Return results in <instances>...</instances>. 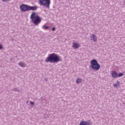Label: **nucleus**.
<instances>
[{
  "instance_id": "obj_1",
  "label": "nucleus",
  "mask_w": 125,
  "mask_h": 125,
  "mask_svg": "<svg viewBox=\"0 0 125 125\" xmlns=\"http://www.w3.org/2000/svg\"><path fill=\"white\" fill-rule=\"evenodd\" d=\"M45 61L47 63H48V62L49 63H57V62L62 61V57L55 53H52L48 55Z\"/></svg>"
},
{
  "instance_id": "obj_2",
  "label": "nucleus",
  "mask_w": 125,
  "mask_h": 125,
  "mask_svg": "<svg viewBox=\"0 0 125 125\" xmlns=\"http://www.w3.org/2000/svg\"><path fill=\"white\" fill-rule=\"evenodd\" d=\"M30 19L35 26H38L42 22V19L40 16L37 15L35 12L31 13Z\"/></svg>"
},
{
  "instance_id": "obj_3",
  "label": "nucleus",
  "mask_w": 125,
  "mask_h": 125,
  "mask_svg": "<svg viewBox=\"0 0 125 125\" xmlns=\"http://www.w3.org/2000/svg\"><path fill=\"white\" fill-rule=\"evenodd\" d=\"M100 64L98 63V62L95 59H93L91 61V68L94 71H99L100 69Z\"/></svg>"
},
{
  "instance_id": "obj_4",
  "label": "nucleus",
  "mask_w": 125,
  "mask_h": 125,
  "mask_svg": "<svg viewBox=\"0 0 125 125\" xmlns=\"http://www.w3.org/2000/svg\"><path fill=\"white\" fill-rule=\"evenodd\" d=\"M39 2L41 5H42L44 7L49 9L50 0H40Z\"/></svg>"
},
{
  "instance_id": "obj_5",
  "label": "nucleus",
  "mask_w": 125,
  "mask_h": 125,
  "mask_svg": "<svg viewBox=\"0 0 125 125\" xmlns=\"http://www.w3.org/2000/svg\"><path fill=\"white\" fill-rule=\"evenodd\" d=\"M20 8L23 12L29 11V5H28L23 4L20 6Z\"/></svg>"
},
{
  "instance_id": "obj_6",
  "label": "nucleus",
  "mask_w": 125,
  "mask_h": 125,
  "mask_svg": "<svg viewBox=\"0 0 125 125\" xmlns=\"http://www.w3.org/2000/svg\"><path fill=\"white\" fill-rule=\"evenodd\" d=\"M81 47V44L79 42H73L72 43V47L73 49H78L79 48Z\"/></svg>"
},
{
  "instance_id": "obj_7",
  "label": "nucleus",
  "mask_w": 125,
  "mask_h": 125,
  "mask_svg": "<svg viewBox=\"0 0 125 125\" xmlns=\"http://www.w3.org/2000/svg\"><path fill=\"white\" fill-rule=\"evenodd\" d=\"M38 9V6H31L28 5V11H36Z\"/></svg>"
},
{
  "instance_id": "obj_8",
  "label": "nucleus",
  "mask_w": 125,
  "mask_h": 125,
  "mask_svg": "<svg viewBox=\"0 0 125 125\" xmlns=\"http://www.w3.org/2000/svg\"><path fill=\"white\" fill-rule=\"evenodd\" d=\"M111 77L114 79H117L118 78V73L116 71L113 70L111 72Z\"/></svg>"
},
{
  "instance_id": "obj_9",
  "label": "nucleus",
  "mask_w": 125,
  "mask_h": 125,
  "mask_svg": "<svg viewBox=\"0 0 125 125\" xmlns=\"http://www.w3.org/2000/svg\"><path fill=\"white\" fill-rule=\"evenodd\" d=\"M90 38L91 41H93L94 42H97V38L96 37V36H95V35H94V34H92Z\"/></svg>"
},
{
  "instance_id": "obj_10",
  "label": "nucleus",
  "mask_w": 125,
  "mask_h": 125,
  "mask_svg": "<svg viewBox=\"0 0 125 125\" xmlns=\"http://www.w3.org/2000/svg\"><path fill=\"white\" fill-rule=\"evenodd\" d=\"M18 65L20 66V67H21L22 68H24L26 67V63L25 62H20L18 63Z\"/></svg>"
},
{
  "instance_id": "obj_11",
  "label": "nucleus",
  "mask_w": 125,
  "mask_h": 125,
  "mask_svg": "<svg viewBox=\"0 0 125 125\" xmlns=\"http://www.w3.org/2000/svg\"><path fill=\"white\" fill-rule=\"evenodd\" d=\"M121 85V83L118 81H116V83L113 84L114 87H116V88H118V86Z\"/></svg>"
},
{
  "instance_id": "obj_12",
  "label": "nucleus",
  "mask_w": 125,
  "mask_h": 125,
  "mask_svg": "<svg viewBox=\"0 0 125 125\" xmlns=\"http://www.w3.org/2000/svg\"><path fill=\"white\" fill-rule=\"evenodd\" d=\"M82 79L81 78H78L76 80V83L78 84H79V83H82Z\"/></svg>"
},
{
  "instance_id": "obj_13",
  "label": "nucleus",
  "mask_w": 125,
  "mask_h": 125,
  "mask_svg": "<svg viewBox=\"0 0 125 125\" xmlns=\"http://www.w3.org/2000/svg\"><path fill=\"white\" fill-rule=\"evenodd\" d=\"M13 91H14L15 92H19L20 91V90H19L18 88H14L12 89Z\"/></svg>"
},
{
  "instance_id": "obj_14",
  "label": "nucleus",
  "mask_w": 125,
  "mask_h": 125,
  "mask_svg": "<svg viewBox=\"0 0 125 125\" xmlns=\"http://www.w3.org/2000/svg\"><path fill=\"white\" fill-rule=\"evenodd\" d=\"M124 76V73H119L118 74L117 78H121V77H123Z\"/></svg>"
},
{
  "instance_id": "obj_15",
  "label": "nucleus",
  "mask_w": 125,
  "mask_h": 125,
  "mask_svg": "<svg viewBox=\"0 0 125 125\" xmlns=\"http://www.w3.org/2000/svg\"><path fill=\"white\" fill-rule=\"evenodd\" d=\"M79 125H85V121H81Z\"/></svg>"
},
{
  "instance_id": "obj_16",
  "label": "nucleus",
  "mask_w": 125,
  "mask_h": 125,
  "mask_svg": "<svg viewBox=\"0 0 125 125\" xmlns=\"http://www.w3.org/2000/svg\"><path fill=\"white\" fill-rule=\"evenodd\" d=\"M85 125H90V121H88V122H85Z\"/></svg>"
},
{
  "instance_id": "obj_17",
  "label": "nucleus",
  "mask_w": 125,
  "mask_h": 125,
  "mask_svg": "<svg viewBox=\"0 0 125 125\" xmlns=\"http://www.w3.org/2000/svg\"><path fill=\"white\" fill-rule=\"evenodd\" d=\"M48 28H49V27L48 26H45L44 25L42 26V29H43L44 30H45V29H48Z\"/></svg>"
},
{
  "instance_id": "obj_18",
  "label": "nucleus",
  "mask_w": 125,
  "mask_h": 125,
  "mask_svg": "<svg viewBox=\"0 0 125 125\" xmlns=\"http://www.w3.org/2000/svg\"><path fill=\"white\" fill-rule=\"evenodd\" d=\"M2 0V2H6V1H10V0Z\"/></svg>"
},
{
  "instance_id": "obj_19",
  "label": "nucleus",
  "mask_w": 125,
  "mask_h": 125,
  "mask_svg": "<svg viewBox=\"0 0 125 125\" xmlns=\"http://www.w3.org/2000/svg\"><path fill=\"white\" fill-rule=\"evenodd\" d=\"M30 105H32V106H34V102H31V101L30 102Z\"/></svg>"
},
{
  "instance_id": "obj_20",
  "label": "nucleus",
  "mask_w": 125,
  "mask_h": 125,
  "mask_svg": "<svg viewBox=\"0 0 125 125\" xmlns=\"http://www.w3.org/2000/svg\"><path fill=\"white\" fill-rule=\"evenodd\" d=\"M38 100L39 101H42H42H43V98L42 97H41V99H38Z\"/></svg>"
},
{
  "instance_id": "obj_21",
  "label": "nucleus",
  "mask_w": 125,
  "mask_h": 125,
  "mask_svg": "<svg viewBox=\"0 0 125 125\" xmlns=\"http://www.w3.org/2000/svg\"><path fill=\"white\" fill-rule=\"evenodd\" d=\"M2 48H3L2 45H1V44H0V50L1 49H2Z\"/></svg>"
},
{
  "instance_id": "obj_22",
  "label": "nucleus",
  "mask_w": 125,
  "mask_h": 125,
  "mask_svg": "<svg viewBox=\"0 0 125 125\" xmlns=\"http://www.w3.org/2000/svg\"><path fill=\"white\" fill-rule=\"evenodd\" d=\"M52 31H55V27H53L52 28Z\"/></svg>"
}]
</instances>
